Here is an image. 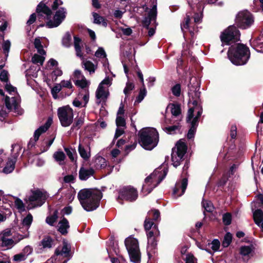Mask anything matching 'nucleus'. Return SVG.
I'll use <instances>...</instances> for the list:
<instances>
[{
	"instance_id": "22",
	"label": "nucleus",
	"mask_w": 263,
	"mask_h": 263,
	"mask_svg": "<svg viewBox=\"0 0 263 263\" xmlns=\"http://www.w3.org/2000/svg\"><path fill=\"white\" fill-rule=\"evenodd\" d=\"M200 117V116H198V115H195L190 121H187V122H190L191 124V126L187 135L188 139H191L194 138Z\"/></svg>"
},
{
	"instance_id": "4",
	"label": "nucleus",
	"mask_w": 263,
	"mask_h": 263,
	"mask_svg": "<svg viewBox=\"0 0 263 263\" xmlns=\"http://www.w3.org/2000/svg\"><path fill=\"white\" fill-rule=\"evenodd\" d=\"M167 169L158 168L147 177L142 188V192L147 195L156 187L164 178L167 173Z\"/></svg>"
},
{
	"instance_id": "64",
	"label": "nucleus",
	"mask_w": 263,
	"mask_h": 263,
	"mask_svg": "<svg viewBox=\"0 0 263 263\" xmlns=\"http://www.w3.org/2000/svg\"><path fill=\"white\" fill-rule=\"evenodd\" d=\"M26 259V256L22 253L16 254L13 256V260L16 261H21Z\"/></svg>"
},
{
	"instance_id": "11",
	"label": "nucleus",
	"mask_w": 263,
	"mask_h": 263,
	"mask_svg": "<svg viewBox=\"0 0 263 263\" xmlns=\"http://www.w3.org/2000/svg\"><path fill=\"white\" fill-rule=\"evenodd\" d=\"M239 32L236 27L234 26H229L220 35V39L222 45H229L231 42H236L239 37Z\"/></svg>"
},
{
	"instance_id": "20",
	"label": "nucleus",
	"mask_w": 263,
	"mask_h": 263,
	"mask_svg": "<svg viewBox=\"0 0 263 263\" xmlns=\"http://www.w3.org/2000/svg\"><path fill=\"white\" fill-rule=\"evenodd\" d=\"M187 185V180L186 178H184L181 181L177 182L173 191L174 195L176 197L181 196L185 192Z\"/></svg>"
},
{
	"instance_id": "16",
	"label": "nucleus",
	"mask_w": 263,
	"mask_h": 263,
	"mask_svg": "<svg viewBox=\"0 0 263 263\" xmlns=\"http://www.w3.org/2000/svg\"><path fill=\"white\" fill-rule=\"evenodd\" d=\"M157 15V3L155 0H153L152 8L148 12L147 15L144 17L142 22V25L147 29L149 28L151 24L156 27Z\"/></svg>"
},
{
	"instance_id": "43",
	"label": "nucleus",
	"mask_w": 263,
	"mask_h": 263,
	"mask_svg": "<svg viewBox=\"0 0 263 263\" xmlns=\"http://www.w3.org/2000/svg\"><path fill=\"white\" fill-rule=\"evenodd\" d=\"M63 45L66 47H69L71 45V36L69 33L67 32L64 35L62 40Z\"/></svg>"
},
{
	"instance_id": "21",
	"label": "nucleus",
	"mask_w": 263,
	"mask_h": 263,
	"mask_svg": "<svg viewBox=\"0 0 263 263\" xmlns=\"http://www.w3.org/2000/svg\"><path fill=\"white\" fill-rule=\"evenodd\" d=\"M19 239V234L14 236L13 239L1 237V246L6 249H11L20 241L18 240Z\"/></svg>"
},
{
	"instance_id": "17",
	"label": "nucleus",
	"mask_w": 263,
	"mask_h": 263,
	"mask_svg": "<svg viewBox=\"0 0 263 263\" xmlns=\"http://www.w3.org/2000/svg\"><path fill=\"white\" fill-rule=\"evenodd\" d=\"M160 233L157 227L155 225L152 230L147 232V250L149 252H154L157 246V238L159 236Z\"/></svg>"
},
{
	"instance_id": "42",
	"label": "nucleus",
	"mask_w": 263,
	"mask_h": 263,
	"mask_svg": "<svg viewBox=\"0 0 263 263\" xmlns=\"http://www.w3.org/2000/svg\"><path fill=\"white\" fill-rule=\"evenodd\" d=\"M58 213L57 210L54 211L52 215L49 216L46 218V222L50 226H53L58 219Z\"/></svg>"
},
{
	"instance_id": "44",
	"label": "nucleus",
	"mask_w": 263,
	"mask_h": 263,
	"mask_svg": "<svg viewBox=\"0 0 263 263\" xmlns=\"http://www.w3.org/2000/svg\"><path fill=\"white\" fill-rule=\"evenodd\" d=\"M43 55L35 54L32 58V62L34 64L42 65L45 60V57Z\"/></svg>"
},
{
	"instance_id": "62",
	"label": "nucleus",
	"mask_w": 263,
	"mask_h": 263,
	"mask_svg": "<svg viewBox=\"0 0 263 263\" xmlns=\"http://www.w3.org/2000/svg\"><path fill=\"white\" fill-rule=\"evenodd\" d=\"M0 79L1 81L7 83L8 80V72L6 70H3L0 73Z\"/></svg>"
},
{
	"instance_id": "31",
	"label": "nucleus",
	"mask_w": 263,
	"mask_h": 263,
	"mask_svg": "<svg viewBox=\"0 0 263 263\" xmlns=\"http://www.w3.org/2000/svg\"><path fill=\"white\" fill-rule=\"evenodd\" d=\"M82 66L83 67L88 71L89 72L90 74L93 73L95 72L96 66L94 65V64L90 61L82 59Z\"/></svg>"
},
{
	"instance_id": "63",
	"label": "nucleus",
	"mask_w": 263,
	"mask_h": 263,
	"mask_svg": "<svg viewBox=\"0 0 263 263\" xmlns=\"http://www.w3.org/2000/svg\"><path fill=\"white\" fill-rule=\"evenodd\" d=\"M81 97L82 98V99H83V100L84 101V105H83V106H85L89 101V92L88 91H86L85 94H83V93L80 94L79 96V98H80Z\"/></svg>"
},
{
	"instance_id": "54",
	"label": "nucleus",
	"mask_w": 263,
	"mask_h": 263,
	"mask_svg": "<svg viewBox=\"0 0 263 263\" xmlns=\"http://www.w3.org/2000/svg\"><path fill=\"white\" fill-rule=\"evenodd\" d=\"M15 206L20 211H24L25 210V206L23 201L18 199L16 198L14 201Z\"/></svg>"
},
{
	"instance_id": "28",
	"label": "nucleus",
	"mask_w": 263,
	"mask_h": 263,
	"mask_svg": "<svg viewBox=\"0 0 263 263\" xmlns=\"http://www.w3.org/2000/svg\"><path fill=\"white\" fill-rule=\"evenodd\" d=\"M69 228V222L68 220L63 218L58 223V231L63 235L67 233V229Z\"/></svg>"
},
{
	"instance_id": "40",
	"label": "nucleus",
	"mask_w": 263,
	"mask_h": 263,
	"mask_svg": "<svg viewBox=\"0 0 263 263\" xmlns=\"http://www.w3.org/2000/svg\"><path fill=\"white\" fill-rule=\"evenodd\" d=\"M34 45L36 48L38 53L41 55H45L46 52L43 49V46L41 44V40L39 38H36L34 41Z\"/></svg>"
},
{
	"instance_id": "46",
	"label": "nucleus",
	"mask_w": 263,
	"mask_h": 263,
	"mask_svg": "<svg viewBox=\"0 0 263 263\" xmlns=\"http://www.w3.org/2000/svg\"><path fill=\"white\" fill-rule=\"evenodd\" d=\"M134 88L135 85L133 83L130 82H127L126 87L123 91L126 97L131 93V91L134 89Z\"/></svg>"
},
{
	"instance_id": "7",
	"label": "nucleus",
	"mask_w": 263,
	"mask_h": 263,
	"mask_svg": "<svg viewBox=\"0 0 263 263\" xmlns=\"http://www.w3.org/2000/svg\"><path fill=\"white\" fill-rule=\"evenodd\" d=\"M198 12L194 10L193 11L189 12L186 13V17L184 22L181 24V28L183 31L184 29L188 30L192 34L195 31V24L200 23L202 18V14L199 6H197Z\"/></svg>"
},
{
	"instance_id": "24",
	"label": "nucleus",
	"mask_w": 263,
	"mask_h": 263,
	"mask_svg": "<svg viewBox=\"0 0 263 263\" xmlns=\"http://www.w3.org/2000/svg\"><path fill=\"white\" fill-rule=\"evenodd\" d=\"M52 119H49L44 125L36 129L34 134V142L38 140L40 136L43 133L45 132L49 127L51 124Z\"/></svg>"
},
{
	"instance_id": "25",
	"label": "nucleus",
	"mask_w": 263,
	"mask_h": 263,
	"mask_svg": "<svg viewBox=\"0 0 263 263\" xmlns=\"http://www.w3.org/2000/svg\"><path fill=\"white\" fill-rule=\"evenodd\" d=\"M93 166L96 169L104 168L107 166L105 159L99 155H96L93 159Z\"/></svg>"
},
{
	"instance_id": "45",
	"label": "nucleus",
	"mask_w": 263,
	"mask_h": 263,
	"mask_svg": "<svg viewBox=\"0 0 263 263\" xmlns=\"http://www.w3.org/2000/svg\"><path fill=\"white\" fill-rule=\"evenodd\" d=\"M11 46V43L10 41L6 40L4 41L2 44V48L3 50V52L5 54L6 58H7L8 56L10 48Z\"/></svg>"
},
{
	"instance_id": "1",
	"label": "nucleus",
	"mask_w": 263,
	"mask_h": 263,
	"mask_svg": "<svg viewBox=\"0 0 263 263\" xmlns=\"http://www.w3.org/2000/svg\"><path fill=\"white\" fill-rule=\"evenodd\" d=\"M47 4L48 6L41 2L38 5L36 8L38 18L46 20V25L49 28L57 27L66 18V9L61 6L63 5L61 0H52Z\"/></svg>"
},
{
	"instance_id": "47",
	"label": "nucleus",
	"mask_w": 263,
	"mask_h": 263,
	"mask_svg": "<svg viewBox=\"0 0 263 263\" xmlns=\"http://www.w3.org/2000/svg\"><path fill=\"white\" fill-rule=\"evenodd\" d=\"M202 204L206 211L208 212H212L213 211L214 206L211 201L203 200Z\"/></svg>"
},
{
	"instance_id": "61",
	"label": "nucleus",
	"mask_w": 263,
	"mask_h": 263,
	"mask_svg": "<svg viewBox=\"0 0 263 263\" xmlns=\"http://www.w3.org/2000/svg\"><path fill=\"white\" fill-rule=\"evenodd\" d=\"M186 263H196V259L191 254H187L185 259Z\"/></svg>"
},
{
	"instance_id": "26",
	"label": "nucleus",
	"mask_w": 263,
	"mask_h": 263,
	"mask_svg": "<svg viewBox=\"0 0 263 263\" xmlns=\"http://www.w3.org/2000/svg\"><path fill=\"white\" fill-rule=\"evenodd\" d=\"M94 170L92 168H86L81 167L79 171V178L82 180H86L94 174Z\"/></svg>"
},
{
	"instance_id": "38",
	"label": "nucleus",
	"mask_w": 263,
	"mask_h": 263,
	"mask_svg": "<svg viewBox=\"0 0 263 263\" xmlns=\"http://www.w3.org/2000/svg\"><path fill=\"white\" fill-rule=\"evenodd\" d=\"M64 151H65L67 156L69 157L71 161H74L77 158V153L75 149L71 147H64Z\"/></svg>"
},
{
	"instance_id": "18",
	"label": "nucleus",
	"mask_w": 263,
	"mask_h": 263,
	"mask_svg": "<svg viewBox=\"0 0 263 263\" xmlns=\"http://www.w3.org/2000/svg\"><path fill=\"white\" fill-rule=\"evenodd\" d=\"M20 102V99L18 95L6 96L5 99L6 107L8 111L12 110L15 111H18Z\"/></svg>"
},
{
	"instance_id": "41",
	"label": "nucleus",
	"mask_w": 263,
	"mask_h": 263,
	"mask_svg": "<svg viewBox=\"0 0 263 263\" xmlns=\"http://www.w3.org/2000/svg\"><path fill=\"white\" fill-rule=\"evenodd\" d=\"M5 90L9 93V96L18 95L17 92L16 88L11 85L10 83H6Z\"/></svg>"
},
{
	"instance_id": "60",
	"label": "nucleus",
	"mask_w": 263,
	"mask_h": 263,
	"mask_svg": "<svg viewBox=\"0 0 263 263\" xmlns=\"http://www.w3.org/2000/svg\"><path fill=\"white\" fill-rule=\"evenodd\" d=\"M60 84L61 85V87H65L69 89H71L73 87L70 80H63Z\"/></svg>"
},
{
	"instance_id": "34",
	"label": "nucleus",
	"mask_w": 263,
	"mask_h": 263,
	"mask_svg": "<svg viewBox=\"0 0 263 263\" xmlns=\"http://www.w3.org/2000/svg\"><path fill=\"white\" fill-rule=\"evenodd\" d=\"M251 45L257 51H261L260 49L263 48V35H261L257 39L252 41Z\"/></svg>"
},
{
	"instance_id": "39",
	"label": "nucleus",
	"mask_w": 263,
	"mask_h": 263,
	"mask_svg": "<svg viewBox=\"0 0 263 263\" xmlns=\"http://www.w3.org/2000/svg\"><path fill=\"white\" fill-rule=\"evenodd\" d=\"M42 246L44 249H49L52 248L53 245V240L50 237H46L41 241Z\"/></svg>"
},
{
	"instance_id": "9",
	"label": "nucleus",
	"mask_w": 263,
	"mask_h": 263,
	"mask_svg": "<svg viewBox=\"0 0 263 263\" xmlns=\"http://www.w3.org/2000/svg\"><path fill=\"white\" fill-rule=\"evenodd\" d=\"M186 149L185 143L181 140L178 141L175 147L172 149L171 159L174 167H176L180 164Z\"/></svg>"
},
{
	"instance_id": "56",
	"label": "nucleus",
	"mask_w": 263,
	"mask_h": 263,
	"mask_svg": "<svg viewBox=\"0 0 263 263\" xmlns=\"http://www.w3.org/2000/svg\"><path fill=\"white\" fill-rule=\"evenodd\" d=\"M179 126L178 125H174L169 127H166L163 128L164 131L169 134H174L176 130H178Z\"/></svg>"
},
{
	"instance_id": "52",
	"label": "nucleus",
	"mask_w": 263,
	"mask_h": 263,
	"mask_svg": "<svg viewBox=\"0 0 263 263\" xmlns=\"http://www.w3.org/2000/svg\"><path fill=\"white\" fill-rule=\"evenodd\" d=\"M220 243L218 239H214L212 241L211 243H209V246L213 251H217L218 250L220 247Z\"/></svg>"
},
{
	"instance_id": "35",
	"label": "nucleus",
	"mask_w": 263,
	"mask_h": 263,
	"mask_svg": "<svg viewBox=\"0 0 263 263\" xmlns=\"http://www.w3.org/2000/svg\"><path fill=\"white\" fill-rule=\"evenodd\" d=\"M81 42V40L79 37L76 36H74V46L76 52V54L78 57H79L82 58V59H83L84 58L82 56L81 52V47L80 46Z\"/></svg>"
},
{
	"instance_id": "10",
	"label": "nucleus",
	"mask_w": 263,
	"mask_h": 263,
	"mask_svg": "<svg viewBox=\"0 0 263 263\" xmlns=\"http://www.w3.org/2000/svg\"><path fill=\"white\" fill-rule=\"evenodd\" d=\"M58 116L61 124L63 127L69 126L73 122V110L69 106L59 108Z\"/></svg>"
},
{
	"instance_id": "53",
	"label": "nucleus",
	"mask_w": 263,
	"mask_h": 263,
	"mask_svg": "<svg viewBox=\"0 0 263 263\" xmlns=\"http://www.w3.org/2000/svg\"><path fill=\"white\" fill-rule=\"evenodd\" d=\"M232 241V235L230 233L226 234L223 241L222 242V246L224 247H227L229 246Z\"/></svg>"
},
{
	"instance_id": "23",
	"label": "nucleus",
	"mask_w": 263,
	"mask_h": 263,
	"mask_svg": "<svg viewBox=\"0 0 263 263\" xmlns=\"http://www.w3.org/2000/svg\"><path fill=\"white\" fill-rule=\"evenodd\" d=\"M95 55L97 58L101 60V62L105 68H108L109 63L106 57L107 55L104 49L102 47H99L95 52Z\"/></svg>"
},
{
	"instance_id": "5",
	"label": "nucleus",
	"mask_w": 263,
	"mask_h": 263,
	"mask_svg": "<svg viewBox=\"0 0 263 263\" xmlns=\"http://www.w3.org/2000/svg\"><path fill=\"white\" fill-rule=\"evenodd\" d=\"M139 143L145 149L151 150L159 141L158 133L155 128H145L139 132Z\"/></svg>"
},
{
	"instance_id": "19",
	"label": "nucleus",
	"mask_w": 263,
	"mask_h": 263,
	"mask_svg": "<svg viewBox=\"0 0 263 263\" xmlns=\"http://www.w3.org/2000/svg\"><path fill=\"white\" fill-rule=\"evenodd\" d=\"M32 222V216L30 214H28L27 216L24 218L22 221V225L23 226V229H24V234H19L20 239L18 240H21L24 238L29 237V232L28 230Z\"/></svg>"
},
{
	"instance_id": "37",
	"label": "nucleus",
	"mask_w": 263,
	"mask_h": 263,
	"mask_svg": "<svg viewBox=\"0 0 263 263\" xmlns=\"http://www.w3.org/2000/svg\"><path fill=\"white\" fill-rule=\"evenodd\" d=\"M92 16L93 17V23L97 24H102V26L106 27L107 25L106 21L103 17L100 16L99 14L96 12L92 13Z\"/></svg>"
},
{
	"instance_id": "29",
	"label": "nucleus",
	"mask_w": 263,
	"mask_h": 263,
	"mask_svg": "<svg viewBox=\"0 0 263 263\" xmlns=\"http://www.w3.org/2000/svg\"><path fill=\"white\" fill-rule=\"evenodd\" d=\"M78 151L81 157L84 160H87L90 157V149L89 147L85 148L81 144H79Z\"/></svg>"
},
{
	"instance_id": "50",
	"label": "nucleus",
	"mask_w": 263,
	"mask_h": 263,
	"mask_svg": "<svg viewBox=\"0 0 263 263\" xmlns=\"http://www.w3.org/2000/svg\"><path fill=\"white\" fill-rule=\"evenodd\" d=\"M154 225L153 222L151 220V218H149L148 216L145 219L144 221V228L147 232L151 231V229L152 230L153 226Z\"/></svg>"
},
{
	"instance_id": "2",
	"label": "nucleus",
	"mask_w": 263,
	"mask_h": 263,
	"mask_svg": "<svg viewBox=\"0 0 263 263\" xmlns=\"http://www.w3.org/2000/svg\"><path fill=\"white\" fill-rule=\"evenodd\" d=\"M102 197L101 191L95 189H83L78 195L82 207L88 212L93 211L99 206Z\"/></svg>"
},
{
	"instance_id": "36",
	"label": "nucleus",
	"mask_w": 263,
	"mask_h": 263,
	"mask_svg": "<svg viewBox=\"0 0 263 263\" xmlns=\"http://www.w3.org/2000/svg\"><path fill=\"white\" fill-rule=\"evenodd\" d=\"M173 116L177 117L181 114L180 106L179 104H170L167 106Z\"/></svg>"
},
{
	"instance_id": "49",
	"label": "nucleus",
	"mask_w": 263,
	"mask_h": 263,
	"mask_svg": "<svg viewBox=\"0 0 263 263\" xmlns=\"http://www.w3.org/2000/svg\"><path fill=\"white\" fill-rule=\"evenodd\" d=\"M89 83V82L87 81L85 77H83L80 80H77L75 83L76 85H78L82 88L88 86Z\"/></svg>"
},
{
	"instance_id": "57",
	"label": "nucleus",
	"mask_w": 263,
	"mask_h": 263,
	"mask_svg": "<svg viewBox=\"0 0 263 263\" xmlns=\"http://www.w3.org/2000/svg\"><path fill=\"white\" fill-rule=\"evenodd\" d=\"M222 220L224 224L229 225L231 222V215L229 213L224 214L223 215Z\"/></svg>"
},
{
	"instance_id": "27",
	"label": "nucleus",
	"mask_w": 263,
	"mask_h": 263,
	"mask_svg": "<svg viewBox=\"0 0 263 263\" xmlns=\"http://www.w3.org/2000/svg\"><path fill=\"white\" fill-rule=\"evenodd\" d=\"M252 247L250 246H242L240 248V254L244 260H248L252 256Z\"/></svg>"
},
{
	"instance_id": "12",
	"label": "nucleus",
	"mask_w": 263,
	"mask_h": 263,
	"mask_svg": "<svg viewBox=\"0 0 263 263\" xmlns=\"http://www.w3.org/2000/svg\"><path fill=\"white\" fill-rule=\"evenodd\" d=\"M254 22V18L251 13L247 10L240 11L236 17L237 25L241 28L246 29L250 27Z\"/></svg>"
},
{
	"instance_id": "58",
	"label": "nucleus",
	"mask_w": 263,
	"mask_h": 263,
	"mask_svg": "<svg viewBox=\"0 0 263 263\" xmlns=\"http://www.w3.org/2000/svg\"><path fill=\"white\" fill-rule=\"evenodd\" d=\"M116 124L118 127H124L125 125L124 119L120 116H117L116 119Z\"/></svg>"
},
{
	"instance_id": "3",
	"label": "nucleus",
	"mask_w": 263,
	"mask_h": 263,
	"mask_svg": "<svg viewBox=\"0 0 263 263\" xmlns=\"http://www.w3.org/2000/svg\"><path fill=\"white\" fill-rule=\"evenodd\" d=\"M228 55L232 63L236 65H242L249 60L250 52L246 46L238 44L230 48Z\"/></svg>"
},
{
	"instance_id": "51",
	"label": "nucleus",
	"mask_w": 263,
	"mask_h": 263,
	"mask_svg": "<svg viewBox=\"0 0 263 263\" xmlns=\"http://www.w3.org/2000/svg\"><path fill=\"white\" fill-rule=\"evenodd\" d=\"M253 4L256 7V11L263 13V0H254Z\"/></svg>"
},
{
	"instance_id": "32",
	"label": "nucleus",
	"mask_w": 263,
	"mask_h": 263,
	"mask_svg": "<svg viewBox=\"0 0 263 263\" xmlns=\"http://www.w3.org/2000/svg\"><path fill=\"white\" fill-rule=\"evenodd\" d=\"M53 157L59 165H63L64 164L66 155L62 151L59 150L55 152L53 155Z\"/></svg>"
},
{
	"instance_id": "14",
	"label": "nucleus",
	"mask_w": 263,
	"mask_h": 263,
	"mask_svg": "<svg viewBox=\"0 0 263 263\" xmlns=\"http://www.w3.org/2000/svg\"><path fill=\"white\" fill-rule=\"evenodd\" d=\"M137 190L131 186L121 189L119 192L118 199L128 201H134L138 198Z\"/></svg>"
},
{
	"instance_id": "30",
	"label": "nucleus",
	"mask_w": 263,
	"mask_h": 263,
	"mask_svg": "<svg viewBox=\"0 0 263 263\" xmlns=\"http://www.w3.org/2000/svg\"><path fill=\"white\" fill-rule=\"evenodd\" d=\"M70 250V247L69 246V245L64 242L61 250H60L59 248H57L55 250V255L56 256L62 255L65 257H67L69 255Z\"/></svg>"
},
{
	"instance_id": "59",
	"label": "nucleus",
	"mask_w": 263,
	"mask_h": 263,
	"mask_svg": "<svg viewBox=\"0 0 263 263\" xmlns=\"http://www.w3.org/2000/svg\"><path fill=\"white\" fill-rule=\"evenodd\" d=\"M172 93L174 95L178 97L180 95L181 87L179 84L175 85L172 89Z\"/></svg>"
},
{
	"instance_id": "55",
	"label": "nucleus",
	"mask_w": 263,
	"mask_h": 263,
	"mask_svg": "<svg viewBox=\"0 0 263 263\" xmlns=\"http://www.w3.org/2000/svg\"><path fill=\"white\" fill-rule=\"evenodd\" d=\"M62 89L61 85L60 84H57L51 89V93L53 97L54 98H57V94L61 91Z\"/></svg>"
},
{
	"instance_id": "48",
	"label": "nucleus",
	"mask_w": 263,
	"mask_h": 263,
	"mask_svg": "<svg viewBox=\"0 0 263 263\" xmlns=\"http://www.w3.org/2000/svg\"><path fill=\"white\" fill-rule=\"evenodd\" d=\"M147 216L154 220H157L160 217V212L157 210H153L148 212Z\"/></svg>"
},
{
	"instance_id": "8",
	"label": "nucleus",
	"mask_w": 263,
	"mask_h": 263,
	"mask_svg": "<svg viewBox=\"0 0 263 263\" xmlns=\"http://www.w3.org/2000/svg\"><path fill=\"white\" fill-rule=\"evenodd\" d=\"M125 245L130 260L135 263H139L140 253L137 239L133 237H128L125 239Z\"/></svg>"
},
{
	"instance_id": "33",
	"label": "nucleus",
	"mask_w": 263,
	"mask_h": 263,
	"mask_svg": "<svg viewBox=\"0 0 263 263\" xmlns=\"http://www.w3.org/2000/svg\"><path fill=\"white\" fill-rule=\"evenodd\" d=\"M15 162V158L9 159L3 170V172L6 174L11 173L14 169Z\"/></svg>"
},
{
	"instance_id": "13",
	"label": "nucleus",
	"mask_w": 263,
	"mask_h": 263,
	"mask_svg": "<svg viewBox=\"0 0 263 263\" xmlns=\"http://www.w3.org/2000/svg\"><path fill=\"white\" fill-rule=\"evenodd\" d=\"M111 83L112 80L107 77L99 84L96 92L97 103H100L101 100L107 98L108 95V88L111 85Z\"/></svg>"
},
{
	"instance_id": "6",
	"label": "nucleus",
	"mask_w": 263,
	"mask_h": 263,
	"mask_svg": "<svg viewBox=\"0 0 263 263\" xmlns=\"http://www.w3.org/2000/svg\"><path fill=\"white\" fill-rule=\"evenodd\" d=\"M189 87V103H192V107H191L187 112L186 121H189L194 116L198 115L201 116L202 112V108L200 104V95L199 89L193 86Z\"/></svg>"
},
{
	"instance_id": "15",
	"label": "nucleus",
	"mask_w": 263,
	"mask_h": 263,
	"mask_svg": "<svg viewBox=\"0 0 263 263\" xmlns=\"http://www.w3.org/2000/svg\"><path fill=\"white\" fill-rule=\"evenodd\" d=\"M47 197L46 192L36 190L32 191L29 200L32 207L41 206L45 202Z\"/></svg>"
}]
</instances>
